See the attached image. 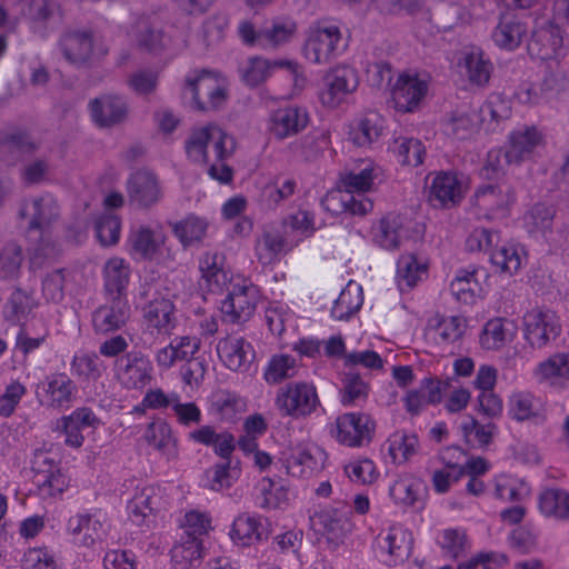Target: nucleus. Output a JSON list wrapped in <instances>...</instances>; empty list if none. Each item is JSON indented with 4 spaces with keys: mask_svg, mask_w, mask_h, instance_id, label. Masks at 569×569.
<instances>
[{
    "mask_svg": "<svg viewBox=\"0 0 569 569\" xmlns=\"http://www.w3.org/2000/svg\"><path fill=\"white\" fill-rule=\"evenodd\" d=\"M38 472V483L43 495L56 496L68 487V478L54 467L53 460L41 452L36 456L34 467Z\"/></svg>",
    "mask_w": 569,
    "mask_h": 569,
    "instance_id": "obj_34",
    "label": "nucleus"
},
{
    "mask_svg": "<svg viewBox=\"0 0 569 569\" xmlns=\"http://www.w3.org/2000/svg\"><path fill=\"white\" fill-rule=\"evenodd\" d=\"M143 438L148 445L153 447L168 459L176 457V439L173 438L171 428L167 422L162 420L150 422L144 431Z\"/></svg>",
    "mask_w": 569,
    "mask_h": 569,
    "instance_id": "obj_49",
    "label": "nucleus"
},
{
    "mask_svg": "<svg viewBox=\"0 0 569 569\" xmlns=\"http://www.w3.org/2000/svg\"><path fill=\"white\" fill-rule=\"evenodd\" d=\"M143 317L149 327L167 332L174 326V305L163 297H157L144 308Z\"/></svg>",
    "mask_w": 569,
    "mask_h": 569,
    "instance_id": "obj_47",
    "label": "nucleus"
},
{
    "mask_svg": "<svg viewBox=\"0 0 569 569\" xmlns=\"http://www.w3.org/2000/svg\"><path fill=\"white\" fill-rule=\"evenodd\" d=\"M92 121L100 128H110L123 122L128 116V104L118 94L106 93L89 102Z\"/></svg>",
    "mask_w": 569,
    "mask_h": 569,
    "instance_id": "obj_24",
    "label": "nucleus"
},
{
    "mask_svg": "<svg viewBox=\"0 0 569 569\" xmlns=\"http://www.w3.org/2000/svg\"><path fill=\"white\" fill-rule=\"evenodd\" d=\"M322 349H325L326 356H342L346 350L345 341L341 336H332L326 342L309 338L301 339L295 346V350L300 356H313L320 353Z\"/></svg>",
    "mask_w": 569,
    "mask_h": 569,
    "instance_id": "obj_62",
    "label": "nucleus"
},
{
    "mask_svg": "<svg viewBox=\"0 0 569 569\" xmlns=\"http://www.w3.org/2000/svg\"><path fill=\"white\" fill-rule=\"evenodd\" d=\"M162 506V493L159 487L146 486L136 491L128 503L131 521L137 526L150 527L153 522V512Z\"/></svg>",
    "mask_w": 569,
    "mask_h": 569,
    "instance_id": "obj_27",
    "label": "nucleus"
},
{
    "mask_svg": "<svg viewBox=\"0 0 569 569\" xmlns=\"http://www.w3.org/2000/svg\"><path fill=\"white\" fill-rule=\"evenodd\" d=\"M359 77L355 68L348 64H338L331 68L323 78V89L320 100L323 106L335 108L339 106L348 94L356 91Z\"/></svg>",
    "mask_w": 569,
    "mask_h": 569,
    "instance_id": "obj_14",
    "label": "nucleus"
},
{
    "mask_svg": "<svg viewBox=\"0 0 569 569\" xmlns=\"http://www.w3.org/2000/svg\"><path fill=\"white\" fill-rule=\"evenodd\" d=\"M487 279L488 273L485 269H462L451 281L450 291L458 301L472 305L485 295Z\"/></svg>",
    "mask_w": 569,
    "mask_h": 569,
    "instance_id": "obj_26",
    "label": "nucleus"
},
{
    "mask_svg": "<svg viewBox=\"0 0 569 569\" xmlns=\"http://www.w3.org/2000/svg\"><path fill=\"white\" fill-rule=\"evenodd\" d=\"M312 527L329 541L339 542L351 532L353 523L348 507H329L321 509L311 517Z\"/></svg>",
    "mask_w": 569,
    "mask_h": 569,
    "instance_id": "obj_19",
    "label": "nucleus"
},
{
    "mask_svg": "<svg viewBox=\"0 0 569 569\" xmlns=\"http://www.w3.org/2000/svg\"><path fill=\"white\" fill-rule=\"evenodd\" d=\"M234 140L216 124L194 128L186 141V152L198 163L226 161L234 151Z\"/></svg>",
    "mask_w": 569,
    "mask_h": 569,
    "instance_id": "obj_2",
    "label": "nucleus"
},
{
    "mask_svg": "<svg viewBox=\"0 0 569 569\" xmlns=\"http://www.w3.org/2000/svg\"><path fill=\"white\" fill-rule=\"evenodd\" d=\"M182 96L193 110L210 112L226 104L228 86L224 79L209 71H192L186 77Z\"/></svg>",
    "mask_w": 569,
    "mask_h": 569,
    "instance_id": "obj_3",
    "label": "nucleus"
},
{
    "mask_svg": "<svg viewBox=\"0 0 569 569\" xmlns=\"http://www.w3.org/2000/svg\"><path fill=\"white\" fill-rule=\"evenodd\" d=\"M109 530V523L104 513H77L68 520V531L73 542L82 547H92L102 541Z\"/></svg>",
    "mask_w": 569,
    "mask_h": 569,
    "instance_id": "obj_16",
    "label": "nucleus"
},
{
    "mask_svg": "<svg viewBox=\"0 0 569 569\" xmlns=\"http://www.w3.org/2000/svg\"><path fill=\"white\" fill-rule=\"evenodd\" d=\"M476 127V114L468 110H455L442 122L445 134L456 139L469 137Z\"/></svg>",
    "mask_w": 569,
    "mask_h": 569,
    "instance_id": "obj_59",
    "label": "nucleus"
},
{
    "mask_svg": "<svg viewBox=\"0 0 569 569\" xmlns=\"http://www.w3.org/2000/svg\"><path fill=\"white\" fill-rule=\"evenodd\" d=\"M517 201L516 190L511 183L501 180L479 184L471 198L475 213L480 219L501 220L510 214Z\"/></svg>",
    "mask_w": 569,
    "mask_h": 569,
    "instance_id": "obj_5",
    "label": "nucleus"
},
{
    "mask_svg": "<svg viewBox=\"0 0 569 569\" xmlns=\"http://www.w3.org/2000/svg\"><path fill=\"white\" fill-rule=\"evenodd\" d=\"M209 222L206 218L189 214L173 224V232L187 247L200 242L207 234Z\"/></svg>",
    "mask_w": 569,
    "mask_h": 569,
    "instance_id": "obj_54",
    "label": "nucleus"
},
{
    "mask_svg": "<svg viewBox=\"0 0 569 569\" xmlns=\"http://www.w3.org/2000/svg\"><path fill=\"white\" fill-rule=\"evenodd\" d=\"M59 214V204L51 194L47 193L22 202L19 216L28 221V237L38 242L32 249V264L40 266L44 259L54 256L51 227Z\"/></svg>",
    "mask_w": 569,
    "mask_h": 569,
    "instance_id": "obj_1",
    "label": "nucleus"
},
{
    "mask_svg": "<svg viewBox=\"0 0 569 569\" xmlns=\"http://www.w3.org/2000/svg\"><path fill=\"white\" fill-rule=\"evenodd\" d=\"M376 421L366 413L349 412L336 419L333 437L350 448H360L368 445L375 435Z\"/></svg>",
    "mask_w": 569,
    "mask_h": 569,
    "instance_id": "obj_12",
    "label": "nucleus"
},
{
    "mask_svg": "<svg viewBox=\"0 0 569 569\" xmlns=\"http://www.w3.org/2000/svg\"><path fill=\"white\" fill-rule=\"evenodd\" d=\"M130 34L139 47L150 51H156L167 43V37L163 32L144 18L136 22Z\"/></svg>",
    "mask_w": 569,
    "mask_h": 569,
    "instance_id": "obj_56",
    "label": "nucleus"
},
{
    "mask_svg": "<svg viewBox=\"0 0 569 569\" xmlns=\"http://www.w3.org/2000/svg\"><path fill=\"white\" fill-rule=\"evenodd\" d=\"M77 387L66 375H51L37 387V398L40 405L50 409L68 407L74 398Z\"/></svg>",
    "mask_w": 569,
    "mask_h": 569,
    "instance_id": "obj_20",
    "label": "nucleus"
},
{
    "mask_svg": "<svg viewBox=\"0 0 569 569\" xmlns=\"http://www.w3.org/2000/svg\"><path fill=\"white\" fill-rule=\"evenodd\" d=\"M466 327L467 322L462 317L435 315L428 320L427 337L437 345L455 342L463 335Z\"/></svg>",
    "mask_w": 569,
    "mask_h": 569,
    "instance_id": "obj_32",
    "label": "nucleus"
},
{
    "mask_svg": "<svg viewBox=\"0 0 569 569\" xmlns=\"http://www.w3.org/2000/svg\"><path fill=\"white\" fill-rule=\"evenodd\" d=\"M385 119L376 111H369L353 121L349 137L358 147H370L382 134Z\"/></svg>",
    "mask_w": 569,
    "mask_h": 569,
    "instance_id": "obj_35",
    "label": "nucleus"
},
{
    "mask_svg": "<svg viewBox=\"0 0 569 569\" xmlns=\"http://www.w3.org/2000/svg\"><path fill=\"white\" fill-rule=\"evenodd\" d=\"M286 246L287 241L279 230L264 228L256 240V257L262 266L272 264L284 252Z\"/></svg>",
    "mask_w": 569,
    "mask_h": 569,
    "instance_id": "obj_42",
    "label": "nucleus"
},
{
    "mask_svg": "<svg viewBox=\"0 0 569 569\" xmlns=\"http://www.w3.org/2000/svg\"><path fill=\"white\" fill-rule=\"evenodd\" d=\"M200 270L210 291H219L226 286L228 274L221 268L220 257L217 253H206L200 261Z\"/></svg>",
    "mask_w": 569,
    "mask_h": 569,
    "instance_id": "obj_63",
    "label": "nucleus"
},
{
    "mask_svg": "<svg viewBox=\"0 0 569 569\" xmlns=\"http://www.w3.org/2000/svg\"><path fill=\"white\" fill-rule=\"evenodd\" d=\"M545 137L536 127L522 126L512 130L508 136L506 150H491L488 153L485 170L498 171L503 169L500 157L503 154L507 164L519 166L523 161L530 159L535 151L542 147Z\"/></svg>",
    "mask_w": 569,
    "mask_h": 569,
    "instance_id": "obj_4",
    "label": "nucleus"
},
{
    "mask_svg": "<svg viewBox=\"0 0 569 569\" xmlns=\"http://www.w3.org/2000/svg\"><path fill=\"white\" fill-rule=\"evenodd\" d=\"M264 533L266 530L261 518L248 513L236 518L231 530L232 538L239 540L242 545L259 541L263 538Z\"/></svg>",
    "mask_w": 569,
    "mask_h": 569,
    "instance_id": "obj_57",
    "label": "nucleus"
},
{
    "mask_svg": "<svg viewBox=\"0 0 569 569\" xmlns=\"http://www.w3.org/2000/svg\"><path fill=\"white\" fill-rule=\"evenodd\" d=\"M297 358H271L264 369L263 377L270 385H278L298 373Z\"/></svg>",
    "mask_w": 569,
    "mask_h": 569,
    "instance_id": "obj_64",
    "label": "nucleus"
},
{
    "mask_svg": "<svg viewBox=\"0 0 569 569\" xmlns=\"http://www.w3.org/2000/svg\"><path fill=\"white\" fill-rule=\"evenodd\" d=\"M375 179V166L370 159H360L350 170L341 173L340 183L346 192L355 194V198H368Z\"/></svg>",
    "mask_w": 569,
    "mask_h": 569,
    "instance_id": "obj_31",
    "label": "nucleus"
},
{
    "mask_svg": "<svg viewBox=\"0 0 569 569\" xmlns=\"http://www.w3.org/2000/svg\"><path fill=\"white\" fill-rule=\"evenodd\" d=\"M428 92V81L417 73H401L393 88L392 100L402 112L415 111Z\"/></svg>",
    "mask_w": 569,
    "mask_h": 569,
    "instance_id": "obj_21",
    "label": "nucleus"
},
{
    "mask_svg": "<svg viewBox=\"0 0 569 569\" xmlns=\"http://www.w3.org/2000/svg\"><path fill=\"white\" fill-rule=\"evenodd\" d=\"M391 149L398 162L409 167L422 164L427 154L426 147L416 138L399 137L393 140Z\"/></svg>",
    "mask_w": 569,
    "mask_h": 569,
    "instance_id": "obj_53",
    "label": "nucleus"
},
{
    "mask_svg": "<svg viewBox=\"0 0 569 569\" xmlns=\"http://www.w3.org/2000/svg\"><path fill=\"white\" fill-rule=\"evenodd\" d=\"M130 308L127 299L111 297V301L99 307L92 315V323L97 331L109 332L121 328L129 319Z\"/></svg>",
    "mask_w": 569,
    "mask_h": 569,
    "instance_id": "obj_29",
    "label": "nucleus"
},
{
    "mask_svg": "<svg viewBox=\"0 0 569 569\" xmlns=\"http://www.w3.org/2000/svg\"><path fill=\"white\" fill-rule=\"evenodd\" d=\"M342 41V33L337 24L319 22L310 28L302 52L309 62L327 64L345 51L346 44Z\"/></svg>",
    "mask_w": 569,
    "mask_h": 569,
    "instance_id": "obj_6",
    "label": "nucleus"
},
{
    "mask_svg": "<svg viewBox=\"0 0 569 569\" xmlns=\"http://www.w3.org/2000/svg\"><path fill=\"white\" fill-rule=\"evenodd\" d=\"M556 210L552 206L537 203L523 216V226L532 236L546 234L551 231Z\"/></svg>",
    "mask_w": 569,
    "mask_h": 569,
    "instance_id": "obj_55",
    "label": "nucleus"
},
{
    "mask_svg": "<svg viewBox=\"0 0 569 569\" xmlns=\"http://www.w3.org/2000/svg\"><path fill=\"white\" fill-rule=\"evenodd\" d=\"M523 337L535 349L547 346L561 332L558 316L550 309L533 308L522 317Z\"/></svg>",
    "mask_w": 569,
    "mask_h": 569,
    "instance_id": "obj_10",
    "label": "nucleus"
},
{
    "mask_svg": "<svg viewBox=\"0 0 569 569\" xmlns=\"http://www.w3.org/2000/svg\"><path fill=\"white\" fill-rule=\"evenodd\" d=\"M459 67L471 84L478 87L488 84L492 72V63L485 57L481 49L472 48L465 52Z\"/></svg>",
    "mask_w": 569,
    "mask_h": 569,
    "instance_id": "obj_39",
    "label": "nucleus"
},
{
    "mask_svg": "<svg viewBox=\"0 0 569 569\" xmlns=\"http://www.w3.org/2000/svg\"><path fill=\"white\" fill-rule=\"evenodd\" d=\"M388 452L392 462L402 465L410 460L419 449V440L416 433L398 430L387 440Z\"/></svg>",
    "mask_w": 569,
    "mask_h": 569,
    "instance_id": "obj_50",
    "label": "nucleus"
},
{
    "mask_svg": "<svg viewBox=\"0 0 569 569\" xmlns=\"http://www.w3.org/2000/svg\"><path fill=\"white\" fill-rule=\"evenodd\" d=\"M291 64L289 62H273L260 57H252L244 61L239 68L242 81L249 87H257L266 81L276 67Z\"/></svg>",
    "mask_w": 569,
    "mask_h": 569,
    "instance_id": "obj_51",
    "label": "nucleus"
},
{
    "mask_svg": "<svg viewBox=\"0 0 569 569\" xmlns=\"http://www.w3.org/2000/svg\"><path fill=\"white\" fill-rule=\"evenodd\" d=\"M166 240L167 236L160 224L154 227L139 224L131 228L128 243L132 254L153 260L160 254Z\"/></svg>",
    "mask_w": 569,
    "mask_h": 569,
    "instance_id": "obj_23",
    "label": "nucleus"
},
{
    "mask_svg": "<svg viewBox=\"0 0 569 569\" xmlns=\"http://www.w3.org/2000/svg\"><path fill=\"white\" fill-rule=\"evenodd\" d=\"M516 336V325L505 318H493L486 322L480 333V345L487 351H499Z\"/></svg>",
    "mask_w": 569,
    "mask_h": 569,
    "instance_id": "obj_37",
    "label": "nucleus"
},
{
    "mask_svg": "<svg viewBox=\"0 0 569 569\" xmlns=\"http://www.w3.org/2000/svg\"><path fill=\"white\" fill-rule=\"evenodd\" d=\"M202 553V539L183 537L171 549V560L176 569H188L200 562Z\"/></svg>",
    "mask_w": 569,
    "mask_h": 569,
    "instance_id": "obj_52",
    "label": "nucleus"
},
{
    "mask_svg": "<svg viewBox=\"0 0 569 569\" xmlns=\"http://www.w3.org/2000/svg\"><path fill=\"white\" fill-rule=\"evenodd\" d=\"M523 260L522 248L515 243H503L496 249L491 250L490 261L501 272L513 274L516 273Z\"/></svg>",
    "mask_w": 569,
    "mask_h": 569,
    "instance_id": "obj_58",
    "label": "nucleus"
},
{
    "mask_svg": "<svg viewBox=\"0 0 569 569\" xmlns=\"http://www.w3.org/2000/svg\"><path fill=\"white\" fill-rule=\"evenodd\" d=\"M117 379L128 389H141L151 380V363L148 358H117Z\"/></svg>",
    "mask_w": 569,
    "mask_h": 569,
    "instance_id": "obj_28",
    "label": "nucleus"
},
{
    "mask_svg": "<svg viewBox=\"0 0 569 569\" xmlns=\"http://www.w3.org/2000/svg\"><path fill=\"white\" fill-rule=\"evenodd\" d=\"M363 303V293L360 284L350 281L333 302L331 316L336 320H348Z\"/></svg>",
    "mask_w": 569,
    "mask_h": 569,
    "instance_id": "obj_48",
    "label": "nucleus"
},
{
    "mask_svg": "<svg viewBox=\"0 0 569 569\" xmlns=\"http://www.w3.org/2000/svg\"><path fill=\"white\" fill-rule=\"evenodd\" d=\"M321 206L332 214L365 216L372 210L373 202L369 198H355V194L341 189L328 192L321 200Z\"/></svg>",
    "mask_w": 569,
    "mask_h": 569,
    "instance_id": "obj_30",
    "label": "nucleus"
},
{
    "mask_svg": "<svg viewBox=\"0 0 569 569\" xmlns=\"http://www.w3.org/2000/svg\"><path fill=\"white\" fill-rule=\"evenodd\" d=\"M372 241L382 249H398L403 237V220L397 214H387L371 227Z\"/></svg>",
    "mask_w": 569,
    "mask_h": 569,
    "instance_id": "obj_36",
    "label": "nucleus"
},
{
    "mask_svg": "<svg viewBox=\"0 0 569 569\" xmlns=\"http://www.w3.org/2000/svg\"><path fill=\"white\" fill-rule=\"evenodd\" d=\"M428 263L425 259L413 254L403 253L397 262V283L400 291H409L427 278Z\"/></svg>",
    "mask_w": 569,
    "mask_h": 569,
    "instance_id": "obj_38",
    "label": "nucleus"
},
{
    "mask_svg": "<svg viewBox=\"0 0 569 569\" xmlns=\"http://www.w3.org/2000/svg\"><path fill=\"white\" fill-rule=\"evenodd\" d=\"M240 477L238 463L232 466L231 460L216 463L208 468L202 476V486L209 490L220 492L229 489Z\"/></svg>",
    "mask_w": 569,
    "mask_h": 569,
    "instance_id": "obj_46",
    "label": "nucleus"
},
{
    "mask_svg": "<svg viewBox=\"0 0 569 569\" xmlns=\"http://www.w3.org/2000/svg\"><path fill=\"white\" fill-rule=\"evenodd\" d=\"M103 286L110 297L126 298L130 281L131 268L129 262L120 257L108 259L102 270Z\"/></svg>",
    "mask_w": 569,
    "mask_h": 569,
    "instance_id": "obj_33",
    "label": "nucleus"
},
{
    "mask_svg": "<svg viewBox=\"0 0 569 569\" xmlns=\"http://www.w3.org/2000/svg\"><path fill=\"white\" fill-rule=\"evenodd\" d=\"M428 201L433 207L450 208L465 196L466 184L461 177L451 171H437L426 179Z\"/></svg>",
    "mask_w": 569,
    "mask_h": 569,
    "instance_id": "obj_11",
    "label": "nucleus"
},
{
    "mask_svg": "<svg viewBox=\"0 0 569 569\" xmlns=\"http://www.w3.org/2000/svg\"><path fill=\"white\" fill-rule=\"evenodd\" d=\"M274 406L282 417L302 419L320 406L316 387L308 382H290L278 389Z\"/></svg>",
    "mask_w": 569,
    "mask_h": 569,
    "instance_id": "obj_7",
    "label": "nucleus"
},
{
    "mask_svg": "<svg viewBox=\"0 0 569 569\" xmlns=\"http://www.w3.org/2000/svg\"><path fill=\"white\" fill-rule=\"evenodd\" d=\"M562 30L548 21L538 24L528 43V52L533 59L559 62L567 56Z\"/></svg>",
    "mask_w": 569,
    "mask_h": 569,
    "instance_id": "obj_13",
    "label": "nucleus"
},
{
    "mask_svg": "<svg viewBox=\"0 0 569 569\" xmlns=\"http://www.w3.org/2000/svg\"><path fill=\"white\" fill-rule=\"evenodd\" d=\"M326 460L327 453L322 448L316 445H298L290 449L283 466L288 475L307 478L321 471Z\"/></svg>",
    "mask_w": 569,
    "mask_h": 569,
    "instance_id": "obj_17",
    "label": "nucleus"
},
{
    "mask_svg": "<svg viewBox=\"0 0 569 569\" xmlns=\"http://www.w3.org/2000/svg\"><path fill=\"white\" fill-rule=\"evenodd\" d=\"M459 431L470 448L485 449L493 440L498 427L493 422L480 423L471 416H466L459 423Z\"/></svg>",
    "mask_w": 569,
    "mask_h": 569,
    "instance_id": "obj_41",
    "label": "nucleus"
},
{
    "mask_svg": "<svg viewBox=\"0 0 569 569\" xmlns=\"http://www.w3.org/2000/svg\"><path fill=\"white\" fill-rule=\"evenodd\" d=\"M527 34V26L512 16H502L491 32L493 43L500 49H517Z\"/></svg>",
    "mask_w": 569,
    "mask_h": 569,
    "instance_id": "obj_40",
    "label": "nucleus"
},
{
    "mask_svg": "<svg viewBox=\"0 0 569 569\" xmlns=\"http://www.w3.org/2000/svg\"><path fill=\"white\" fill-rule=\"evenodd\" d=\"M258 301V287L247 281L234 283L220 303L222 319L230 323L246 322L251 318Z\"/></svg>",
    "mask_w": 569,
    "mask_h": 569,
    "instance_id": "obj_9",
    "label": "nucleus"
},
{
    "mask_svg": "<svg viewBox=\"0 0 569 569\" xmlns=\"http://www.w3.org/2000/svg\"><path fill=\"white\" fill-rule=\"evenodd\" d=\"M509 416L517 421L543 419V405L529 391H515L508 402Z\"/></svg>",
    "mask_w": 569,
    "mask_h": 569,
    "instance_id": "obj_44",
    "label": "nucleus"
},
{
    "mask_svg": "<svg viewBox=\"0 0 569 569\" xmlns=\"http://www.w3.org/2000/svg\"><path fill=\"white\" fill-rule=\"evenodd\" d=\"M60 47L66 60L77 66L93 63L109 52L103 39L90 31L64 34L60 40Z\"/></svg>",
    "mask_w": 569,
    "mask_h": 569,
    "instance_id": "obj_8",
    "label": "nucleus"
},
{
    "mask_svg": "<svg viewBox=\"0 0 569 569\" xmlns=\"http://www.w3.org/2000/svg\"><path fill=\"white\" fill-rule=\"evenodd\" d=\"M535 377L539 382L550 385L569 380V358H548L536 368Z\"/></svg>",
    "mask_w": 569,
    "mask_h": 569,
    "instance_id": "obj_60",
    "label": "nucleus"
},
{
    "mask_svg": "<svg viewBox=\"0 0 569 569\" xmlns=\"http://www.w3.org/2000/svg\"><path fill=\"white\" fill-rule=\"evenodd\" d=\"M297 32V23L290 18L274 20L271 27L260 32L263 46L279 47L289 42Z\"/></svg>",
    "mask_w": 569,
    "mask_h": 569,
    "instance_id": "obj_61",
    "label": "nucleus"
},
{
    "mask_svg": "<svg viewBox=\"0 0 569 569\" xmlns=\"http://www.w3.org/2000/svg\"><path fill=\"white\" fill-rule=\"evenodd\" d=\"M127 193L130 201L140 208L156 206L163 198V189L158 176L147 169L131 173L127 180Z\"/></svg>",
    "mask_w": 569,
    "mask_h": 569,
    "instance_id": "obj_18",
    "label": "nucleus"
},
{
    "mask_svg": "<svg viewBox=\"0 0 569 569\" xmlns=\"http://www.w3.org/2000/svg\"><path fill=\"white\" fill-rule=\"evenodd\" d=\"M377 550L380 561L389 567L405 562L412 550V533L400 525L391 526L377 537Z\"/></svg>",
    "mask_w": 569,
    "mask_h": 569,
    "instance_id": "obj_15",
    "label": "nucleus"
},
{
    "mask_svg": "<svg viewBox=\"0 0 569 569\" xmlns=\"http://www.w3.org/2000/svg\"><path fill=\"white\" fill-rule=\"evenodd\" d=\"M101 425L100 418L88 407L77 408L70 415L60 419V426L66 436L64 443L72 448H80L83 445V431L86 429L96 430Z\"/></svg>",
    "mask_w": 569,
    "mask_h": 569,
    "instance_id": "obj_25",
    "label": "nucleus"
},
{
    "mask_svg": "<svg viewBox=\"0 0 569 569\" xmlns=\"http://www.w3.org/2000/svg\"><path fill=\"white\" fill-rule=\"evenodd\" d=\"M540 512L548 518L569 521V491L562 488H547L538 496Z\"/></svg>",
    "mask_w": 569,
    "mask_h": 569,
    "instance_id": "obj_43",
    "label": "nucleus"
},
{
    "mask_svg": "<svg viewBox=\"0 0 569 569\" xmlns=\"http://www.w3.org/2000/svg\"><path fill=\"white\" fill-rule=\"evenodd\" d=\"M310 121L309 112L299 106H287L274 110L268 121L270 133L283 140L305 130Z\"/></svg>",
    "mask_w": 569,
    "mask_h": 569,
    "instance_id": "obj_22",
    "label": "nucleus"
},
{
    "mask_svg": "<svg viewBox=\"0 0 569 569\" xmlns=\"http://www.w3.org/2000/svg\"><path fill=\"white\" fill-rule=\"evenodd\" d=\"M422 482L411 476L401 475L389 487L392 501L402 508L415 507L421 500Z\"/></svg>",
    "mask_w": 569,
    "mask_h": 569,
    "instance_id": "obj_45",
    "label": "nucleus"
}]
</instances>
